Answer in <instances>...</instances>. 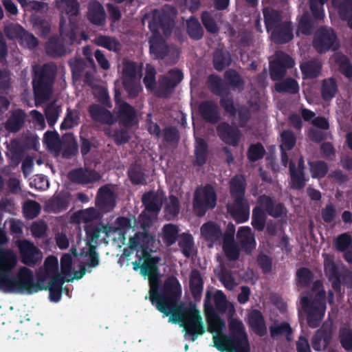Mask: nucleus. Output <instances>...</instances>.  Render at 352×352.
Instances as JSON below:
<instances>
[{
  "mask_svg": "<svg viewBox=\"0 0 352 352\" xmlns=\"http://www.w3.org/2000/svg\"><path fill=\"white\" fill-rule=\"evenodd\" d=\"M153 237L146 232H138L129 239V248L131 250H141L140 261L142 263L141 275L144 277L157 274L160 272L159 263L161 260L157 256H152L148 251L149 245Z\"/></svg>",
  "mask_w": 352,
  "mask_h": 352,
  "instance_id": "obj_6",
  "label": "nucleus"
},
{
  "mask_svg": "<svg viewBox=\"0 0 352 352\" xmlns=\"http://www.w3.org/2000/svg\"><path fill=\"white\" fill-rule=\"evenodd\" d=\"M246 180L243 175H236L230 181V193L234 199H245Z\"/></svg>",
  "mask_w": 352,
  "mask_h": 352,
  "instance_id": "obj_29",
  "label": "nucleus"
},
{
  "mask_svg": "<svg viewBox=\"0 0 352 352\" xmlns=\"http://www.w3.org/2000/svg\"><path fill=\"white\" fill-rule=\"evenodd\" d=\"M194 155L195 160L192 162L194 166H202L206 163L208 157V145L204 139L197 140Z\"/></svg>",
  "mask_w": 352,
  "mask_h": 352,
  "instance_id": "obj_38",
  "label": "nucleus"
},
{
  "mask_svg": "<svg viewBox=\"0 0 352 352\" xmlns=\"http://www.w3.org/2000/svg\"><path fill=\"white\" fill-rule=\"evenodd\" d=\"M150 52L156 59H164L169 53V47L160 36H155L150 39Z\"/></svg>",
  "mask_w": 352,
  "mask_h": 352,
  "instance_id": "obj_33",
  "label": "nucleus"
},
{
  "mask_svg": "<svg viewBox=\"0 0 352 352\" xmlns=\"http://www.w3.org/2000/svg\"><path fill=\"white\" fill-rule=\"evenodd\" d=\"M41 210V205L34 200H27L23 206L24 216L29 219L36 217L39 214Z\"/></svg>",
  "mask_w": 352,
  "mask_h": 352,
  "instance_id": "obj_59",
  "label": "nucleus"
},
{
  "mask_svg": "<svg viewBox=\"0 0 352 352\" xmlns=\"http://www.w3.org/2000/svg\"><path fill=\"white\" fill-rule=\"evenodd\" d=\"M173 323H181L186 331L184 338L195 342L199 336L206 332L202 317L196 305L190 302L188 307L181 304L177 310L175 311L169 318Z\"/></svg>",
  "mask_w": 352,
  "mask_h": 352,
  "instance_id": "obj_3",
  "label": "nucleus"
},
{
  "mask_svg": "<svg viewBox=\"0 0 352 352\" xmlns=\"http://www.w3.org/2000/svg\"><path fill=\"white\" fill-rule=\"evenodd\" d=\"M56 73V66L50 63H45L34 71L32 86L36 100L45 102L50 98Z\"/></svg>",
  "mask_w": 352,
  "mask_h": 352,
  "instance_id": "obj_8",
  "label": "nucleus"
},
{
  "mask_svg": "<svg viewBox=\"0 0 352 352\" xmlns=\"http://www.w3.org/2000/svg\"><path fill=\"white\" fill-rule=\"evenodd\" d=\"M201 233L207 241L217 242L222 236V232L220 226L213 221H208L201 227Z\"/></svg>",
  "mask_w": 352,
  "mask_h": 352,
  "instance_id": "obj_41",
  "label": "nucleus"
},
{
  "mask_svg": "<svg viewBox=\"0 0 352 352\" xmlns=\"http://www.w3.org/2000/svg\"><path fill=\"white\" fill-rule=\"evenodd\" d=\"M296 280L299 287L302 288L309 287L313 282L314 275L312 271L306 267H301L296 271Z\"/></svg>",
  "mask_w": 352,
  "mask_h": 352,
  "instance_id": "obj_48",
  "label": "nucleus"
},
{
  "mask_svg": "<svg viewBox=\"0 0 352 352\" xmlns=\"http://www.w3.org/2000/svg\"><path fill=\"white\" fill-rule=\"evenodd\" d=\"M187 32L189 36L195 40H199L203 37L204 29L194 16H191L187 23Z\"/></svg>",
  "mask_w": 352,
  "mask_h": 352,
  "instance_id": "obj_56",
  "label": "nucleus"
},
{
  "mask_svg": "<svg viewBox=\"0 0 352 352\" xmlns=\"http://www.w3.org/2000/svg\"><path fill=\"white\" fill-rule=\"evenodd\" d=\"M258 206L252 210V227L257 231L261 232L266 225L267 215L278 219L286 215L287 208L282 202L269 195H261L257 199Z\"/></svg>",
  "mask_w": 352,
  "mask_h": 352,
  "instance_id": "obj_5",
  "label": "nucleus"
},
{
  "mask_svg": "<svg viewBox=\"0 0 352 352\" xmlns=\"http://www.w3.org/2000/svg\"><path fill=\"white\" fill-rule=\"evenodd\" d=\"M248 323L253 331L262 337L267 333V327L262 313L258 309L252 310L248 316Z\"/></svg>",
  "mask_w": 352,
  "mask_h": 352,
  "instance_id": "obj_28",
  "label": "nucleus"
},
{
  "mask_svg": "<svg viewBox=\"0 0 352 352\" xmlns=\"http://www.w3.org/2000/svg\"><path fill=\"white\" fill-rule=\"evenodd\" d=\"M47 55L56 58L65 54L66 50L63 41L58 36H51L45 45Z\"/></svg>",
  "mask_w": 352,
  "mask_h": 352,
  "instance_id": "obj_40",
  "label": "nucleus"
},
{
  "mask_svg": "<svg viewBox=\"0 0 352 352\" xmlns=\"http://www.w3.org/2000/svg\"><path fill=\"white\" fill-rule=\"evenodd\" d=\"M18 248L21 261L27 266L33 267L42 258L39 249L28 240L19 241Z\"/></svg>",
  "mask_w": 352,
  "mask_h": 352,
  "instance_id": "obj_12",
  "label": "nucleus"
},
{
  "mask_svg": "<svg viewBox=\"0 0 352 352\" xmlns=\"http://www.w3.org/2000/svg\"><path fill=\"white\" fill-rule=\"evenodd\" d=\"M331 3L341 19L352 16V0H331Z\"/></svg>",
  "mask_w": 352,
  "mask_h": 352,
  "instance_id": "obj_45",
  "label": "nucleus"
},
{
  "mask_svg": "<svg viewBox=\"0 0 352 352\" xmlns=\"http://www.w3.org/2000/svg\"><path fill=\"white\" fill-rule=\"evenodd\" d=\"M338 91L337 82L333 77L325 78L322 81L320 94L324 102L331 101L336 96Z\"/></svg>",
  "mask_w": 352,
  "mask_h": 352,
  "instance_id": "obj_42",
  "label": "nucleus"
},
{
  "mask_svg": "<svg viewBox=\"0 0 352 352\" xmlns=\"http://www.w3.org/2000/svg\"><path fill=\"white\" fill-rule=\"evenodd\" d=\"M224 76L231 87L238 88L239 89H243L244 81L235 69H230L227 70L225 72Z\"/></svg>",
  "mask_w": 352,
  "mask_h": 352,
  "instance_id": "obj_64",
  "label": "nucleus"
},
{
  "mask_svg": "<svg viewBox=\"0 0 352 352\" xmlns=\"http://www.w3.org/2000/svg\"><path fill=\"white\" fill-rule=\"evenodd\" d=\"M272 30V39L276 44L289 43L294 38L292 24L290 21H284Z\"/></svg>",
  "mask_w": 352,
  "mask_h": 352,
  "instance_id": "obj_26",
  "label": "nucleus"
},
{
  "mask_svg": "<svg viewBox=\"0 0 352 352\" xmlns=\"http://www.w3.org/2000/svg\"><path fill=\"white\" fill-rule=\"evenodd\" d=\"M232 58L230 52L223 47L217 48L212 55V64L215 70L222 72L230 65Z\"/></svg>",
  "mask_w": 352,
  "mask_h": 352,
  "instance_id": "obj_30",
  "label": "nucleus"
},
{
  "mask_svg": "<svg viewBox=\"0 0 352 352\" xmlns=\"http://www.w3.org/2000/svg\"><path fill=\"white\" fill-rule=\"evenodd\" d=\"M335 63L339 70L347 78H352V64L349 58L344 54H338L335 56Z\"/></svg>",
  "mask_w": 352,
  "mask_h": 352,
  "instance_id": "obj_52",
  "label": "nucleus"
},
{
  "mask_svg": "<svg viewBox=\"0 0 352 352\" xmlns=\"http://www.w3.org/2000/svg\"><path fill=\"white\" fill-rule=\"evenodd\" d=\"M147 276L148 277L150 286L149 299L152 305H154L157 301V296L160 293L159 292L160 285V272Z\"/></svg>",
  "mask_w": 352,
  "mask_h": 352,
  "instance_id": "obj_57",
  "label": "nucleus"
},
{
  "mask_svg": "<svg viewBox=\"0 0 352 352\" xmlns=\"http://www.w3.org/2000/svg\"><path fill=\"white\" fill-rule=\"evenodd\" d=\"M310 172L314 179L323 178L327 174L329 167L327 164L321 160L309 162Z\"/></svg>",
  "mask_w": 352,
  "mask_h": 352,
  "instance_id": "obj_55",
  "label": "nucleus"
},
{
  "mask_svg": "<svg viewBox=\"0 0 352 352\" xmlns=\"http://www.w3.org/2000/svg\"><path fill=\"white\" fill-rule=\"evenodd\" d=\"M201 22L206 31L210 34H217L219 28L212 14L208 11H204L201 14Z\"/></svg>",
  "mask_w": 352,
  "mask_h": 352,
  "instance_id": "obj_62",
  "label": "nucleus"
},
{
  "mask_svg": "<svg viewBox=\"0 0 352 352\" xmlns=\"http://www.w3.org/2000/svg\"><path fill=\"white\" fill-rule=\"evenodd\" d=\"M326 292L322 281L314 282L311 290L302 294L300 304L307 314V324L311 328L320 326L326 311Z\"/></svg>",
  "mask_w": 352,
  "mask_h": 352,
  "instance_id": "obj_2",
  "label": "nucleus"
},
{
  "mask_svg": "<svg viewBox=\"0 0 352 352\" xmlns=\"http://www.w3.org/2000/svg\"><path fill=\"white\" fill-rule=\"evenodd\" d=\"M204 313L208 323V331L211 333L220 334L226 327V322L217 313L213 305L206 299Z\"/></svg>",
  "mask_w": 352,
  "mask_h": 352,
  "instance_id": "obj_18",
  "label": "nucleus"
},
{
  "mask_svg": "<svg viewBox=\"0 0 352 352\" xmlns=\"http://www.w3.org/2000/svg\"><path fill=\"white\" fill-rule=\"evenodd\" d=\"M217 194L210 184H206L201 191L196 190L193 199V210L198 217L205 215L208 210L217 205Z\"/></svg>",
  "mask_w": 352,
  "mask_h": 352,
  "instance_id": "obj_11",
  "label": "nucleus"
},
{
  "mask_svg": "<svg viewBox=\"0 0 352 352\" xmlns=\"http://www.w3.org/2000/svg\"><path fill=\"white\" fill-rule=\"evenodd\" d=\"M95 205L102 213L109 212L116 207V196L108 185L102 186L98 190Z\"/></svg>",
  "mask_w": 352,
  "mask_h": 352,
  "instance_id": "obj_15",
  "label": "nucleus"
},
{
  "mask_svg": "<svg viewBox=\"0 0 352 352\" xmlns=\"http://www.w3.org/2000/svg\"><path fill=\"white\" fill-rule=\"evenodd\" d=\"M117 115L125 126H132L136 118L135 108L126 102H123L119 105Z\"/></svg>",
  "mask_w": 352,
  "mask_h": 352,
  "instance_id": "obj_35",
  "label": "nucleus"
},
{
  "mask_svg": "<svg viewBox=\"0 0 352 352\" xmlns=\"http://www.w3.org/2000/svg\"><path fill=\"white\" fill-rule=\"evenodd\" d=\"M339 340L341 346L347 351L352 350V329L345 324L339 329Z\"/></svg>",
  "mask_w": 352,
  "mask_h": 352,
  "instance_id": "obj_54",
  "label": "nucleus"
},
{
  "mask_svg": "<svg viewBox=\"0 0 352 352\" xmlns=\"http://www.w3.org/2000/svg\"><path fill=\"white\" fill-rule=\"evenodd\" d=\"M163 240L168 246L173 245L177 240L179 229L177 226L168 223L164 226Z\"/></svg>",
  "mask_w": 352,
  "mask_h": 352,
  "instance_id": "obj_53",
  "label": "nucleus"
},
{
  "mask_svg": "<svg viewBox=\"0 0 352 352\" xmlns=\"http://www.w3.org/2000/svg\"><path fill=\"white\" fill-rule=\"evenodd\" d=\"M324 269L326 276L329 281L331 282V286L333 290L337 293L341 292V274L342 271L336 263L330 258H326L324 261Z\"/></svg>",
  "mask_w": 352,
  "mask_h": 352,
  "instance_id": "obj_24",
  "label": "nucleus"
},
{
  "mask_svg": "<svg viewBox=\"0 0 352 352\" xmlns=\"http://www.w3.org/2000/svg\"><path fill=\"white\" fill-rule=\"evenodd\" d=\"M100 174L95 170L87 168H77L67 173L68 179L73 184L87 185L100 179Z\"/></svg>",
  "mask_w": 352,
  "mask_h": 352,
  "instance_id": "obj_17",
  "label": "nucleus"
},
{
  "mask_svg": "<svg viewBox=\"0 0 352 352\" xmlns=\"http://www.w3.org/2000/svg\"><path fill=\"white\" fill-rule=\"evenodd\" d=\"M241 250L246 254H250L256 248V240L254 233L248 226L240 227L236 233Z\"/></svg>",
  "mask_w": 352,
  "mask_h": 352,
  "instance_id": "obj_25",
  "label": "nucleus"
},
{
  "mask_svg": "<svg viewBox=\"0 0 352 352\" xmlns=\"http://www.w3.org/2000/svg\"><path fill=\"white\" fill-rule=\"evenodd\" d=\"M214 302L215 309L221 314H223L228 310V320L232 318L235 309L233 304L227 300L224 293L221 290H217L214 295Z\"/></svg>",
  "mask_w": 352,
  "mask_h": 352,
  "instance_id": "obj_34",
  "label": "nucleus"
},
{
  "mask_svg": "<svg viewBox=\"0 0 352 352\" xmlns=\"http://www.w3.org/2000/svg\"><path fill=\"white\" fill-rule=\"evenodd\" d=\"M184 75L179 69H171L167 76H162L159 80V96L165 98L171 94L175 87L183 80Z\"/></svg>",
  "mask_w": 352,
  "mask_h": 352,
  "instance_id": "obj_13",
  "label": "nucleus"
},
{
  "mask_svg": "<svg viewBox=\"0 0 352 352\" xmlns=\"http://www.w3.org/2000/svg\"><path fill=\"white\" fill-rule=\"evenodd\" d=\"M56 7L61 14H65L69 19L80 14V3L77 0H57Z\"/></svg>",
  "mask_w": 352,
  "mask_h": 352,
  "instance_id": "obj_36",
  "label": "nucleus"
},
{
  "mask_svg": "<svg viewBox=\"0 0 352 352\" xmlns=\"http://www.w3.org/2000/svg\"><path fill=\"white\" fill-rule=\"evenodd\" d=\"M142 202L145 210L149 212L157 214L162 208V203L157 192L149 191L142 197Z\"/></svg>",
  "mask_w": 352,
  "mask_h": 352,
  "instance_id": "obj_37",
  "label": "nucleus"
},
{
  "mask_svg": "<svg viewBox=\"0 0 352 352\" xmlns=\"http://www.w3.org/2000/svg\"><path fill=\"white\" fill-rule=\"evenodd\" d=\"M208 82L212 94L220 97L228 95V88L222 82L221 78L218 76L210 75Z\"/></svg>",
  "mask_w": 352,
  "mask_h": 352,
  "instance_id": "obj_46",
  "label": "nucleus"
},
{
  "mask_svg": "<svg viewBox=\"0 0 352 352\" xmlns=\"http://www.w3.org/2000/svg\"><path fill=\"white\" fill-rule=\"evenodd\" d=\"M69 200L67 197L59 193L58 195L53 197L46 203V208L50 212H59L65 210L68 208Z\"/></svg>",
  "mask_w": 352,
  "mask_h": 352,
  "instance_id": "obj_44",
  "label": "nucleus"
},
{
  "mask_svg": "<svg viewBox=\"0 0 352 352\" xmlns=\"http://www.w3.org/2000/svg\"><path fill=\"white\" fill-rule=\"evenodd\" d=\"M156 70L155 68L147 64L145 69V76L143 78V82L148 90L153 91L156 85Z\"/></svg>",
  "mask_w": 352,
  "mask_h": 352,
  "instance_id": "obj_63",
  "label": "nucleus"
},
{
  "mask_svg": "<svg viewBox=\"0 0 352 352\" xmlns=\"http://www.w3.org/2000/svg\"><path fill=\"white\" fill-rule=\"evenodd\" d=\"M322 64L319 59L314 58L302 63L300 65L304 78H317L321 73Z\"/></svg>",
  "mask_w": 352,
  "mask_h": 352,
  "instance_id": "obj_32",
  "label": "nucleus"
},
{
  "mask_svg": "<svg viewBox=\"0 0 352 352\" xmlns=\"http://www.w3.org/2000/svg\"><path fill=\"white\" fill-rule=\"evenodd\" d=\"M312 46L320 54L335 52L340 47L337 34L331 28L321 26L314 33Z\"/></svg>",
  "mask_w": 352,
  "mask_h": 352,
  "instance_id": "obj_10",
  "label": "nucleus"
},
{
  "mask_svg": "<svg viewBox=\"0 0 352 352\" xmlns=\"http://www.w3.org/2000/svg\"><path fill=\"white\" fill-rule=\"evenodd\" d=\"M6 261L0 265V291L6 294H32L43 290V278H38L35 283L34 274L28 267H22L16 275L14 270L17 265V256L13 258H5Z\"/></svg>",
  "mask_w": 352,
  "mask_h": 352,
  "instance_id": "obj_1",
  "label": "nucleus"
},
{
  "mask_svg": "<svg viewBox=\"0 0 352 352\" xmlns=\"http://www.w3.org/2000/svg\"><path fill=\"white\" fill-rule=\"evenodd\" d=\"M27 114L23 109H13L10 111V116L4 123V129L8 133H17L24 126Z\"/></svg>",
  "mask_w": 352,
  "mask_h": 352,
  "instance_id": "obj_22",
  "label": "nucleus"
},
{
  "mask_svg": "<svg viewBox=\"0 0 352 352\" xmlns=\"http://www.w3.org/2000/svg\"><path fill=\"white\" fill-rule=\"evenodd\" d=\"M128 176L131 182L134 185L142 184L146 181L144 170L142 166L137 163L130 166Z\"/></svg>",
  "mask_w": 352,
  "mask_h": 352,
  "instance_id": "obj_47",
  "label": "nucleus"
},
{
  "mask_svg": "<svg viewBox=\"0 0 352 352\" xmlns=\"http://www.w3.org/2000/svg\"><path fill=\"white\" fill-rule=\"evenodd\" d=\"M263 14L267 32L283 23L281 22L283 19L282 14L278 10L270 7H266L263 9Z\"/></svg>",
  "mask_w": 352,
  "mask_h": 352,
  "instance_id": "obj_39",
  "label": "nucleus"
},
{
  "mask_svg": "<svg viewBox=\"0 0 352 352\" xmlns=\"http://www.w3.org/2000/svg\"><path fill=\"white\" fill-rule=\"evenodd\" d=\"M85 232L87 238V245L89 246L90 244L96 243L97 240L99 239L102 230L98 223L87 224L85 227Z\"/></svg>",
  "mask_w": 352,
  "mask_h": 352,
  "instance_id": "obj_58",
  "label": "nucleus"
},
{
  "mask_svg": "<svg viewBox=\"0 0 352 352\" xmlns=\"http://www.w3.org/2000/svg\"><path fill=\"white\" fill-rule=\"evenodd\" d=\"M227 210L238 223H244L249 219L250 206L245 199H234L233 203L228 206Z\"/></svg>",
  "mask_w": 352,
  "mask_h": 352,
  "instance_id": "obj_20",
  "label": "nucleus"
},
{
  "mask_svg": "<svg viewBox=\"0 0 352 352\" xmlns=\"http://www.w3.org/2000/svg\"><path fill=\"white\" fill-rule=\"evenodd\" d=\"M223 250L228 261H236L240 256V249L235 241H226Z\"/></svg>",
  "mask_w": 352,
  "mask_h": 352,
  "instance_id": "obj_61",
  "label": "nucleus"
},
{
  "mask_svg": "<svg viewBox=\"0 0 352 352\" xmlns=\"http://www.w3.org/2000/svg\"><path fill=\"white\" fill-rule=\"evenodd\" d=\"M182 254L186 258L191 257L194 254V240L190 234L184 233L178 243Z\"/></svg>",
  "mask_w": 352,
  "mask_h": 352,
  "instance_id": "obj_49",
  "label": "nucleus"
},
{
  "mask_svg": "<svg viewBox=\"0 0 352 352\" xmlns=\"http://www.w3.org/2000/svg\"><path fill=\"white\" fill-rule=\"evenodd\" d=\"M275 89L278 93L295 94L298 92L299 86L295 79L287 78L278 83H276Z\"/></svg>",
  "mask_w": 352,
  "mask_h": 352,
  "instance_id": "obj_50",
  "label": "nucleus"
},
{
  "mask_svg": "<svg viewBox=\"0 0 352 352\" xmlns=\"http://www.w3.org/2000/svg\"><path fill=\"white\" fill-rule=\"evenodd\" d=\"M88 111L91 119L97 122L104 124H112L115 119L110 111L98 104L89 106Z\"/></svg>",
  "mask_w": 352,
  "mask_h": 352,
  "instance_id": "obj_27",
  "label": "nucleus"
},
{
  "mask_svg": "<svg viewBox=\"0 0 352 352\" xmlns=\"http://www.w3.org/2000/svg\"><path fill=\"white\" fill-rule=\"evenodd\" d=\"M333 336V322L325 321L315 332L311 338V345L316 351H324L329 345Z\"/></svg>",
  "mask_w": 352,
  "mask_h": 352,
  "instance_id": "obj_14",
  "label": "nucleus"
},
{
  "mask_svg": "<svg viewBox=\"0 0 352 352\" xmlns=\"http://www.w3.org/2000/svg\"><path fill=\"white\" fill-rule=\"evenodd\" d=\"M328 0H308L309 6L313 19L308 12L300 16L298 24V31L303 35H310L314 29V21H321L324 19V4Z\"/></svg>",
  "mask_w": 352,
  "mask_h": 352,
  "instance_id": "obj_9",
  "label": "nucleus"
},
{
  "mask_svg": "<svg viewBox=\"0 0 352 352\" xmlns=\"http://www.w3.org/2000/svg\"><path fill=\"white\" fill-rule=\"evenodd\" d=\"M289 174L291 178L290 187L294 190L302 189L307 182L305 173L296 170V164L292 162H289Z\"/></svg>",
  "mask_w": 352,
  "mask_h": 352,
  "instance_id": "obj_43",
  "label": "nucleus"
},
{
  "mask_svg": "<svg viewBox=\"0 0 352 352\" xmlns=\"http://www.w3.org/2000/svg\"><path fill=\"white\" fill-rule=\"evenodd\" d=\"M201 118L208 123L217 124L221 120V113L217 104L211 100L202 101L198 107Z\"/></svg>",
  "mask_w": 352,
  "mask_h": 352,
  "instance_id": "obj_21",
  "label": "nucleus"
},
{
  "mask_svg": "<svg viewBox=\"0 0 352 352\" xmlns=\"http://www.w3.org/2000/svg\"><path fill=\"white\" fill-rule=\"evenodd\" d=\"M265 154V149L260 142L250 144L247 151V157L252 162L260 160L264 157Z\"/></svg>",
  "mask_w": 352,
  "mask_h": 352,
  "instance_id": "obj_60",
  "label": "nucleus"
},
{
  "mask_svg": "<svg viewBox=\"0 0 352 352\" xmlns=\"http://www.w3.org/2000/svg\"><path fill=\"white\" fill-rule=\"evenodd\" d=\"M216 130L217 135L224 143L232 146H238L242 135L236 126L222 122L217 126Z\"/></svg>",
  "mask_w": 352,
  "mask_h": 352,
  "instance_id": "obj_16",
  "label": "nucleus"
},
{
  "mask_svg": "<svg viewBox=\"0 0 352 352\" xmlns=\"http://www.w3.org/2000/svg\"><path fill=\"white\" fill-rule=\"evenodd\" d=\"M87 18L94 25L104 26L106 23V12L103 6L96 0H91L87 6Z\"/></svg>",
  "mask_w": 352,
  "mask_h": 352,
  "instance_id": "obj_23",
  "label": "nucleus"
},
{
  "mask_svg": "<svg viewBox=\"0 0 352 352\" xmlns=\"http://www.w3.org/2000/svg\"><path fill=\"white\" fill-rule=\"evenodd\" d=\"M155 12H156L158 23L164 34H170L175 25V18L177 14L176 9L173 6L165 5L157 14L156 11Z\"/></svg>",
  "mask_w": 352,
  "mask_h": 352,
  "instance_id": "obj_19",
  "label": "nucleus"
},
{
  "mask_svg": "<svg viewBox=\"0 0 352 352\" xmlns=\"http://www.w3.org/2000/svg\"><path fill=\"white\" fill-rule=\"evenodd\" d=\"M229 335L220 333V336H214V346L223 352L229 347V352H250V346L248 334L243 323L237 318L229 320Z\"/></svg>",
  "mask_w": 352,
  "mask_h": 352,
  "instance_id": "obj_4",
  "label": "nucleus"
},
{
  "mask_svg": "<svg viewBox=\"0 0 352 352\" xmlns=\"http://www.w3.org/2000/svg\"><path fill=\"white\" fill-rule=\"evenodd\" d=\"M189 287L193 299L200 300L204 289V280L197 269L192 270L190 274Z\"/></svg>",
  "mask_w": 352,
  "mask_h": 352,
  "instance_id": "obj_31",
  "label": "nucleus"
},
{
  "mask_svg": "<svg viewBox=\"0 0 352 352\" xmlns=\"http://www.w3.org/2000/svg\"><path fill=\"white\" fill-rule=\"evenodd\" d=\"M95 43L98 46L102 47L113 52H118L120 50V45L117 38L106 35L97 36L95 39Z\"/></svg>",
  "mask_w": 352,
  "mask_h": 352,
  "instance_id": "obj_51",
  "label": "nucleus"
},
{
  "mask_svg": "<svg viewBox=\"0 0 352 352\" xmlns=\"http://www.w3.org/2000/svg\"><path fill=\"white\" fill-rule=\"evenodd\" d=\"M182 295V287L177 278L173 276L168 277L163 285L162 292L155 302L157 309L166 316H172L177 310V300Z\"/></svg>",
  "mask_w": 352,
  "mask_h": 352,
  "instance_id": "obj_7",
  "label": "nucleus"
}]
</instances>
